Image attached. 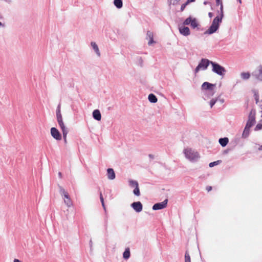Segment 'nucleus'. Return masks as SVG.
I'll list each match as a JSON object with an SVG mask.
<instances>
[{"label": "nucleus", "mask_w": 262, "mask_h": 262, "mask_svg": "<svg viewBox=\"0 0 262 262\" xmlns=\"http://www.w3.org/2000/svg\"><path fill=\"white\" fill-rule=\"evenodd\" d=\"M222 20V18L219 17V16L215 17L213 20L211 26L206 31L205 33L211 34L214 33L218 29L219 27V24L221 23Z\"/></svg>", "instance_id": "nucleus-1"}, {"label": "nucleus", "mask_w": 262, "mask_h": 262, "mask_svg": "<svg viewBox=\"0 0 262 262\" xmlns=\"http://www.w3.org/2000/svg\"><path fill=\"white\" fill-rule=\"evenodd\" d=\"M56 117H57V122L62 130L64 140L65 142H67V134L68 133V130L64 124V123H63V121L62 120V115H57Z\"/></svg>", "instance_id": "nucleus-2"}, {"label": "nucleus", "mask_w": 262, "mask_h": 262, "mask_svg": "<svg viewBox=\"0 0 262 262\" xmlns=\"http://www.w3.org/2000/svg\"><path fill=\"white\" fill-rule=\"evenodd\" d=\"M210 64L212 66V71L219 75L223 76L226 72L225 69L218 63L214 62H210Z\"/></svg>", "instance_id": "nucleus-3"}, {"label": "nucleus", "mask_w": 262, "mask_h": 262, "mask_svg": "<svg viewBox=\"0 0 262 262\" xmlns=\"http://www.w3.org/2000/svg\"><path fill=\"white\" fill-rule=\"evenodd\" d=\"M60 193L63 196L64 202L66 205L69 207L72 206L73 202L68 193L62 187L60 188Z\"/></svg>", "instance_id": "nucleus-4"}, {"label": "nucleus", "mask_w": 262, "mask_h": 262, "mask_svg": "<svg viewBox=\"0 0 262 262\" xmlns=\"http://www.w3.org/2000/svg\"><path fill=\"white\" fill-rule=\"evenodd\" d=\"M255 115L256 111L254 109H252L249 113L248 120L246 123V126L247 128H251L255 122Z\"/></svg>", "instance_id": "nucleus-5"}, {"label": "nucleus", "mask_w": 262, "mask_h": 262, "mask_svg": "<svg viewBox=\"0 0 262 262\" xmlns=\"http://www.w3.org/2000/svg\"><path fill=\"white\" fill-rule=\"evenodd\" d=\"M184 152L186 157L190 160H195L199 158L198 153L194 152L191 148L185 149Z\"/></svg>", "instance_id": "nucleus-6"}, {"label": "nucleus", "mask_w": 262, "mask_h": 262, "mask_svg": "<svg viewBox=\"0 0 262 262\" xmlns=\"http://www.w3.org/2000/svg\"><path fill=\"white\" fill-rule=\"evenodd\" d=\"M211 61L207 59H202L195 69V72L198 73L200 70H206Z\"/></svg>", "instance_id": "nucleus-7"}, {"label": "nucleus", "mask_w": 262, "mask_h": 262, "mask_svg": "<svg viewBox=\"0 0 262 262\" xmlns=\"http://www.w3.org/2000/svg\"><path fill=\"white\" fill-rule=\"evenodd\" d=\"M51 134L52 136L57 140L61 139V136L58 129L55 127H52L51 128Z\"/></svg>", "instance_id": "nucleus-8"}, {"label": "nucleus", "mask_w": 262, "mask_h": 262, "mask_svg": "<svg viewBox=\"0 0 262 262\" xmlns=\"http://www.w3.org/2000/svg\"><path fill=\"white\" fill-rule=\"evenodd\" d=\"M167 200H165L164 201L161 203H156L154 205L152 209L155 210L162 209L165 208L167 206Z\"/></svg>", "instance_id": "nucleus-9"}, {"label": "nucleus", "mask_w": 262, "mask_h": 262, "mask_svg": "<svg viewBox=\"0 0 262 262\" xmlns=\"http://www.w3.org/2000/svg\"><path fill=\"white\" fill-rule=\"evenodd\" d=\"M132 206L138 212L141 211L142 210V205L140 202H134L132 203Z\"/></svg>", "instance_id": "nucleus-10"}, {"label": "nucleus", "mask_w": 262, "mask_h": 262, "mask_svg": "<svg viewBox=\"0 0 262 262\" xmlns=\"http://www.w3.org/2000/svg\"><path fill=\"white\" fill-rule=\"evenodd\" d=\"M146 39H149L148 45L149 46L155 42L154 40V33L150 31H148L147 32Z\"/></svg>", "instance_id": "nucleus-11"}, {"label": "nucleus", "mask_w": 262, "mask_h": 262, "mask_svg": "<svg viewBox=\"0 0 262 262\" xmlns=\"http://www.w3.org/2000/svg\"><path fill=\"white\" fill-rule=\"evenodd\" d=\"M180 33L184 36H188L190 34V30L187 27H182L179 28Z\"/></svg>", "instance_id": "nucleus-12"}, {"label": "nucleus", "mask_w": 262, "mask_h": 262, "mask_svg": "<svg viewBox=\"0 0 262 262\" xmlns=\"http://www.w3.org/2000/svg\"><path fill=\"white\" fill-rule=\"evenodd\" d=\"M107 178L110 180H114L115 178V173L112 168H108L107 170Z\"/></svg>", "instance_id": "nucleus-13"}, {"label": "nucleus", "mask_w": 262, "mask_h": 262, "mask_svg": "<svg viewBox=\"0 0 262 262\" xmlns=\"http://www.w3.org/2000/svg\"><path fill=\"white\" fill-rule=\"evenodd\" d=\"M214 85L208 82H205L202 85V89L205 90H212Z\"/></svg>", "instance_id": "nucleus-14"}, {"label": "nucleus", "mask_w": 262, "mask_h": 262, "mask_svg": "<svg viewBox=\"0 0 262 262\" xmlns=\"http://www.w3.org/2000/svg\"><path fill=\"white\" fill-rule=\"evenodd\" d=\"M93 117L97 120L100 121L101 118V115L98 110H95L93 113Z\"/></svg>", "instance_id": "nucleus-15"}, {"label": "nucleus", "mask_w": 262, "mask_h": 262, "mask_svg": "<svg viewBox=\"0 0 262 262\" xmlns=\"http://www.w3.org/2000/svg\"><path fill=\"white\" fill-rule=\"evenodd\" d=\"M91 46L93 47V49L95 50L96 54L98 55V56H100V53L98 48V46L95 42H91Z\"/></svg>", "instance_id": "nucleus-16"}, {"label": "nucleus", "mask_w": 262, "mask_h": 262, "mask_svg": "<svg viewBox=\"0 0 262 262\" xmlns=\"http://www.w3.org/2000/svg\"><path fill=\"white\" fill-rule=\"evenodd\" d=\"M228 141L227 138H221L219 140V143L222 146H225L228 144Z\"/></svg>", "instance_id": "nucleus-17"}, {"label": "nucleus", "mask_w": 262, "mask_h": 262, "mask_svg": "<svg viewBox=\"0 0 262 262\" xmlns=\"http://www.w3.org/2000/svg\"><path fill=\"white\" fill-rule=\"evenodd\" d=\"M148 100L151 103H156L158 101L156 96L152 94H150L148 95Z\"/></svg>", "instance_id": "nucleus-18"}, {"label": "nucleus", "mask_w": 262, "mask_h": 262, "mask_svg": "<svg viewBox=\"0 0 262 262\" xmlns=\"http://www.w3.org/2000/svg\"><path fill=\"white\" fill-rule=\"evenodd\" d=\"M123 257L125 259H128L130 257V250L129 248L125 249L123 254Z\"/></svg>", "instance_id": "nucleus-19"}, {"label": "nucleus", "mask_w": 262, "mask_h": 262, "mask_svg": "<svg viewBox=\"0 0 262 262\" xmlns=\"http://www.w3.org/2000/svg\"><path fill=\"white\" fill-rule=\"evenodd\" d=\"M114 4L118 9L122 8L123 5L122 0H114Z\"/></svg>", "instance_id": "nucleus-20"}, {"label": "nucleus", "mask_w": 262, "mask_h": 262, "mask_svg": "<svg viewBox=\"0 0 262 262\" xmlns=\"http://www.w3.org/2000/svg\"><path fill=\"white\" fill-rule=\"evenodd\" d=\"M241 76L243 79L247 80L249 78L250 74L249 72H243L241 74Z\"/></svg>", "instance_id": "nucleus-21"}, {"label": "nucleus", "mask_w": 262, "mask_h": 262, "mask_svg": "<svg viewBox=\"0 0 262 262\" xmlns=\"http://www.w3.org/2000/svg\"><path fill=\"white\" fill-rule=\"evenodd\" d=\"M198 25L199 24L197 21L196 19L195 18H193L190 24V26H191V27H192L193 28H195L197 27Z\"/></svg>", "instance_id": "nucleus-22"}, {"label": "nucleus", "mask_w": 262, "mask_h": 262, "mask_svg": "<svg viewBox=\"0 0 262 262\" xmlns=\"http://www.w3.org/2000/svg\"><path fill=\"white\" fill-rule=\"evenodd\" d=\"M129 185L132 187H137L139 186V184L137 181H134V180H130L129 181Z\"/></svg>", "instance_id": "nucleus-23"}, {"label": "nucleus", "mask_w": 262, "mask_h": 262, "mask_svg": "<svg viewBox=\"0 0 262 262\" xmlns=\"http://www.w3.org/2000/svg\"><path fill=\"white\" fill-rule=\"evenodd\" d=\"M250 128H247V126H245L244 130L243 133V136L244 137H247L249 134V130Z\"/></svg>", "instance_id": "nucleus-24"}, {"label": "nucleus", "mask_w": 262, "mask_h": 262, "mask_svg": "<svg viewBox=\"0 0 262 262\" xmlns=\"http://www.w3.org/2000/svg\"><path fill=\"white\" fill-rule=\"evenodd\" d=\"M256 78L259 80H262V67H260L259 69V73L256 75Z\"/></svg>", "instance_id": "nucleus-25"}, {"label": "nucleus", "mask_w": 262, "mask_h": 262, "mask_svg": "<svg viewBox=\"0 0 262 262\" xmlns=\"http://www.w3.org/2000/svg\"><path fill=\"white\" fill-rule=\"evenodd\" d=\"M192 18H193L191 17V16H189V17L186 18L183 23L184 25H188L190 24Z\"/></svg>", "instance_id": "nucleus-26"}, {"label": "nucleus", "mask_w": 262, "mask_h": 262, "mask_svg": "<svg viewBox=\"0 0 262 262\" xmlns=\"http://www.w3.org/2000/svg\"><path fill=\"white\" fill-rule=\"evenodd\" d=\"M185 262H191L190 256L187 251L185 252Z\"/></svg>", "instance_id": "nucleus-27"}, {"label": "nucleus", "mask_w": 262, "mask_h": 262, "mask_svg": "<svg viewBox=\"0 0 262 262\" xmlns=\"http://www.w3.org/2000/svg\"><path fill=\"white\" fill-rule=\"evenodd\" d=\"M133 192H134V194L137 196H139L140 195L139 186L135 188V189L134 190Z\"/></svg>", "instance_id": "nucleus-28"}, {"label": "nucleus", "mask_w": 262, "mask_h": 262, "mask_svg": "<svg viewBox=\"0 0 262 262\" xmlns=\"http://www.w3.org/2000/svg\"><path fill=\"white\" fill-rule=\"evenodd\" d=\"M220 10H221V14H220V16H219V17H221L222 19L223 17V16H224V14H223V4L222 3L221 4Z\"/></svg>", "instance_id": "nucleus-29"}, {"label": "nucleus", "mask_w": 262, "mask_h": 262, "mask_svg": "<svg viewBox=\"0 0 262 262\" xmlns=\"http://www.w3.org/2000/svg\"><path fill=\"white\" fill-rule=\"evenodd\" d=\"M61 115V111H60V105L59 104L57 106V110H56V116L57 115Z\"/></svg>", "instance_id": "nucleus-30"}, {"label": "nucleus", "mask_w": 262, "mask_h": 262, "mask_svg": "<svg viewBox=\"0 0 262 262\" xmlns=\"http://www.w3.org/2000/svg\"><path fill=\"white\" fill-rule=\"evenodd\" d=\"M100 201H101V202L102 203V205L103 208H105L104 203V199H103V198L101 192H100Z\"/></svg>", "instance_id": "nucleus-31"}, {"label": "nucleus", "mask_w": 262, "mask_h": 262, "mask_svg": "<svg viewBox=\"0 0 262 262\" xmlns=\"http://www.w3.org/2000/svg\"><path fill=\"white\" fill-rule=\"evenodd\" d=\"M261 128H262V124L260 123H258L256 125V126L255 128V130H258L261 129Z\"/></svg>", "instance_id": "nucleus-32"}, {"label": "nucleus", "mask_w": 262, "mask_h": 262, "mask_svg": "<svg viewBox=\"0 0 262 262\" xmlns=\"http://www.w3.org/2000/svg\"><path fill=\"white\" fill-rule=\"evenodd\" d=\"M188 5V4H187V3L186 2L185 3L183 4L182 5L181 7V11H184V10L185 9L186 6Z\"/></svg>", "instance_id": "nucleus-33"}, {"label": "nucleus", "mask_w": 262, "mask_h": 262, "mask_svg": "<svg viewBox=\"0 0 262 262\" xmlns=\"http://www.w3.org/2000/svg\"><path fill=\"white\" fill-rule=\"evenodd\" d=\"M217 163H218V161L211 162V163H209V167H212L214 166V165H217Z\"/></svg>", "instance_id": "nucleus-34"}, {"label": "nucleus", "mask_w": 262, "mask_h": 262, "mask_svg": "<svg viewBox=\"0 0 262 262\" xmlns=\"http://www.w3.org/2000/svg\"><path fill=\"white\" fill-rule=\"evenodd\" d=\"M215 101H214V100H211L210 103L211 107H212V106L215 104Z\"/></svg>", "instance_id": "nucleus-35"}, {"label": "nucleus", "mask_w": 262, "mask_h": 262, "mask_svg": "<svg viewBox=\"0 0 262 262\" xmlns=\"http://www.w3.org/2000/svg\"><path fill=\"white\" fill-rule=\"evenodd\" d=\"M212 190V187L211 186H207L206 187V190L207 191H210Z\"/></svg>", "instance_id": "nucleus-36"}, {"label": "nucleus", "mask_w": 262, "mask_h": 262, "mask_svg": "<svg viewBox=\"0 0 262 262\" xmlns=\"http://www.w3.org/2000/svg\"><path fill=\"white\" fill-rule=\"evenodd\" d=\"M195 0H187L186 3L187 4H189V3H191V2H194Z\"/></svg>", "instance_id": "nucleus-37"}, {"label": "nucleus", "mask_w": 262, "mask_h": 262, "mask_svg": "<svg viewBox=\"0 0 262 262\" xmlns=\"http://www.w3.org/2000/svg\"><path fill=\"white\" fill-rule=\"evenodd\" d=\"M255 100H256V103L257 104V103L258 102V96H256Z\"/></svg>", "instance_id": "nucleus-38"}, {"label": "nucleus", "mask_w": 262, "mask_h": 262, "mask_svg": "<svg viewBox=\"0 0 262 262\" xmlns=\"http://www.w3.org/2000/svg\"><path fill=\"white\" fill-rule=\"evenodd\" d=\"M208 15H209V17H210V18H211V17H212V16H213V14H212V13H211V12H209V13H208Z\"/></svg>", "instance_id": "nucleus-39"}, {"label": "nucleus", "mask_w": 262, "mask_h": 262, "mask_svg": "<svg viewBox=\"0 0 262 262\" xmlns=\"http://www.w3.org/2000/svg\"><path fill=\"white\" fill-rule=\"evenodd\" d=\"M58 176H59V177L60 178H62V173H61V172H58Z\"/></svg>", "instance_id": "nucleus-40"}, {"label": "nucleus", "mask_w": 262, "mask_h": 262, "mask_svg": "<svg viewBox=\"0 0 262 262\" xmlns=\"http://www.w3.org/2000/svg\"><path fill=\"white\" fill-rule=\"evenodd\" d=\"M14 262H20V261L18 259H14Z\"/></svg>", "instance_id": "nucleus-41"}, {"label": "nucleus", "mask_w": 262, "mask_h": 262, "mask_svg": "<svg viewBox=\"0 0 262 262\" xmlns=\"http://www.w3.org/2000/svg\"><path fill=\"white\" fill-rule=\"evenodd\" d=\"M258 150H262V145L259 147Z\"/></svg>", "instance_id": "nucleus-42"}, {"label": "nucleus", "mask_w": 262, "mask_h": 262, "mask_svg": "<svg viewBox=\"0 0 262 262\" xmlns=\"http://www.w3.org/2000/svg\"><path fill=\"white\" fill-rule=\"evenodd\" d=\"M217 4H219L220 2V0H216Z\"/></svg>", "instance_id": "nucleus-43"}, {"label": "nucleus", "mask_w": 262, "mask_h": 262, "mask_svg": "<svg viewBox=\"0 0 262 262\" xmlns=\"http://www.w3.org/2000/svg\"><path fill=\"white\" fill-rule=\"evenodd\" d=\"M176 3L178 2L180 0H174Z\"/></svg>", "instance_id": "nucleus-44"}, {"label": "nucleus", "mask_w": 262, "mask_h": 262, "mask_svg": "<svg viewBox=\"0 0 262 262\" xmlns=\"http://www.w3.org/2000/svg\"><path fill=\"white\" fill-rule=\"evenodd\" d=\"M261 117H262V110L260 111Z\"/></svg>", "instance_id": "nucleus-45"}, {"label": "nucleus", "mask_w": 262, "mask_h": 262, "mask_svg": "<svg viewBox=\"0 0 262 262\" xmlns=\"http://www.w3.org/2000/svg\"><path fill=\"white\" fill-rule=\"evenodd\" d=\"M1 25H2V23H1V22H0V26H1Z\"/></svg>", "instance_id": "nucleus-46"}, {"label": "nucleus", "mask_w": 262, "mask_h": 262, "mask_svg": "<svg viewBox=\"0 0 262 262\" xmlns=\"http://www.w3.org/2000/svg\"><path fill=\"white\" fill-rule=\"evenodd\" d=\"M239 2L241 3V0H239Z\"/></svg>", "instance_id": "nucleus-47"}]
</instances>
